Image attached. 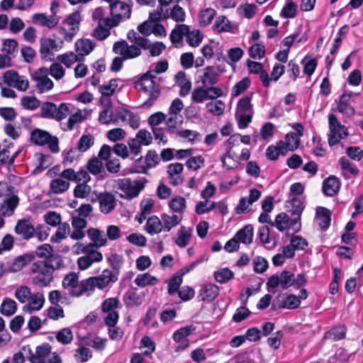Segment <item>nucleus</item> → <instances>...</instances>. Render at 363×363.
<instances>
[{"label": "nucleus", "instance_id": "nucleus-2", "mask_svg": "<svg viewBox=\"0 0 363 363\" xmlns=\"http://www.w3.org/2000/svg\"><path fill=\"white\" fill-rule=\"evenodd\" d=\"M30 272L35 274L32 278V283L40 287H46L53 280V272L44 260L33 263Z\"/></svg>", "mask_w": 363, "mask_h": 363}, {"label": "nucleus", "instance_id": "nucleus-44", "mask_svg": "<svg viewBox=\"0 0 363 363\" xmlns=\"http://www.w3.org/2000/svg\"><path fill=\"white\" fill-rule=\"evenodd\" d=\"M69 187V182L62 178L55 179L51 181L50 184V190L52 193L59 194L66 191Z\"/></svg>", "mask_w": 363, "mask_h": 363}, {"label": "nucleus", "instance_id": "nucleus-23", "mask_svg": "<svg viewBox=\"0 0 363 363\" xmlns=\"http://www.w3.org/2000/svg\"><path fill=\"white\" fill-rule=\"evenodd\" d=\"M51 354V346L43 344L36 347L35 353L30 357L31 363H47V358Z\"/></svg>", "mask_w": 363, "mask_h": 363}, {"label": "nucleus", "instance_id": "nucleus-27", "mask_svg": "<svg viewBox=\"0 0 363 363\" xmlns=\"http://www.w3.org/2000/svg\"><path fill=\"white\" fill-rule=\"evenodd\" d=\"M352 94H343L337 104V111L348 116H353L355 113L354 108L350 104V101L352 98Z\"/></svg>", "mask_w": 363, "mask_h": 363}, {"label": "nucleus", "instance_id": "nucleus-3", "mask_svg": "<svg viewBox=\"0 0 363 363\" xmlns=\"http://www.w3.org/2000/svg\"><path fill=\"white\" fill-rule=\"evenodd\" d=\"M116 182L118 188L123 193L121 194V196L124 199H131L138 196L140 191L144 189L147 179L143 178L132 181L129 178H125L118 179Z\"/></svg>", "mask_w": 363, "mask_h": 363}, {"label": "nucleus", "instance_id": "nucleus-36", "mask_svg": "<svg viewBox=\"0 0 363 363\" xmlns=\"http://www.w3.org/2000/svg\"><path fill=\"white\" fill-rule=\"evenodd\" d=\"M164 17L167 19L171 18L176 22H184L186 14L184 10L180 6L176 4L169 11L165 9V16Z\"/></svg>", "mask_w": 363, "mask_h": 363}, {"label": "nucleus", "instance_id": "nucleus-9", "mask_svg": "<svg viewBox=\"0 0 363 363\" xmlns=\"http://www.w3.org/2000/svg\"><path fill=\"white\" fill-rule=\"evenodd\" d=\"M125 122H128L132 128L137 129L140 125V116L126 108H117L113 116V123L118 124Z\"/></svg>", "mask_w": 363, "mask_h": 363}, {"label": "nucleus", "instance_id": "nucleus-57", "mask_svg": "<svg viewBox=\"0 0 363 363\" xmlns=\"http://www.w3.org/2000/svg\"><path fill=\"white\" fill-rule=\"evenodd\" d=\"M94 143V138L91 135H83L80 138L77 147L81 152H86Z\"/></svg>", "mask_w": 363, "mask_h": 363}, {"label": "nucleus", "instance_id": "nucleus-30", "mask_svg": "<svg viewBox=\"0 0 363 363\" xmlns=\"http://www.w3.org/2000/svg\"><path fill=\"white\" fill-rule=\"evenodd\" d=\"M253 226L252 225H246L244 228L238 230L234 236L239 242L245 245H250L253 239Z\"/></svg>", "mask_w": 363, "mask_h": 363}, {"label": "nucleus", "instance_id": "nucleus-39", "mask_svg": "<svg viewBox=\"0 0 363 363\" xmlns=\"http://www.w3.org/2000/svg\"><path fill=\"white\" fill-rule=\"evenodd\" d=\"M17 310L16 302L9 298H6L3 301L0 306V312L5 316H11Z\"/></svg>", "mask_w": 363, "mask_h": 363}, {"label": "nucleus", "instance_id": "nucleus-4", "mask_svg": "<svg viewBox=\"0 0 363 363\" xmlns=\"http://www.w3.org/2000/svg\"><path fill=\"white\" fill-rule=\"evenodd\" d=\"M30 140L36 145L43 146L47 144L50 150L53 153H57L60 151L57 137L52 135L46 130L39 128L34 129L30 133Z\"/></svg>", "mask_w": 363, "mask_h": 363}, {"label": "nucleus", "instance_id": "nucleus-63", "mask_svg": "<svg viewBox=\"0 0 363 363\" xmlns=\"http://www.w3.org/2000/svg\"><path fill=\"white\" fill-rule=\"evenodd\" d=\"M250 79L248 77L243 78L241 81L238 82L233 86L232 90V95L238 96L245 91L250 85Z\"/></svg>", "mask_w": 363, "mask_h": 363}, {"label": "nucleus", "instance_id": "nucleus-5", "mask_svg": "<svg viewBox=\"0 0 363 363\" xmlns=\"http://www.w3.org/2000/svg\"><path fill=\"white\" fill-rule=\"evenodd\" d=\"M69 112V108L65 103L60 104L58 107L51 102H44L40 105V117L43 118L60 121L68 116Z\"/></svg>", "mask_w": 363, "mask_h": 363}, {"label": "nucleus", "instance_id": "nucleus-51", "mask_svg": "<svg viewBox=\"0 0 363 363\" xmlns=\"http://www.w3.org/2000/svg\"><path fill=\"white\" fill-rule=\"evenodd\" d=\"M301 64L303 66V72L311 77L316 69L318 61L315 58L306 56L301 60Z\"/></svg>", "mask_w": 363, "mask_h": 363}, {"label": "nucleus", "instance_id": "nucleus-6", "mask_svg": "<svg viewBox=\"0 0 363 363\" xmlns=\"http://www.w3.org/2000/svg\"><path fill=\"white\" fill-rule=\"evenodd\" d=\"M330 132L328 133V145L332 147L337 145L340 140L348 135L347 129L340 124L334 114L328 116Z\"/></svg>", "mask_w": 363, "mask_h": 363}, {"label": "nucleus", "instance_id": "nucleus-50", "mask_svg": "<svg viewBox=\"0 0 363 363\" xmlns=\"http://www.w3.org/2000/svg\"><path fill=\"white\" fill-rule=\"evenodd\" d=\"M70 227L67 223H60L56 233L51 237V242H60L62 240L66 238V235L69 233Z\"/></svg>", "mask_w": 363, "mask_h": 363}, {"label": "nucleus", "instance_id": "nucleus-47", "mask_svg": "<svg viewBox=\"0 0 363 363\" xmlns=\"http://www.w3.org/2000/svg\"><path fill=\"white\" fill-rule=\"evenodd\" d=\"M19 199L17 196H11L4 200L1 205V210L4 215L11 216L13 214L15 208L18 203Z\"/></svg>", "mask_w": 363, "mask_h": 363}, {"label": "nucleus", "instance_id": "nucleus-29", "mask_svg": "<svg viewBox=\"0 0 363 363\" xmlns=\"http://www.w3.org/2000/svg\"><path fill=\"white\" fill-rule=\"evenodd\" d=\"M40 43V53L43 58H46L48 55H51L53 51L57 50V45L54 39L47 38H41Z\"/></svg>", "mask_w": 363, "mask_h": 363}, {"label": "nucleus", "instance_id": "nucleus-25", "mask_svg": "<svg viewBox=\"0 0 363 363\" xmlns=\"http://www.w3.org/2000/svg\"><path fill=\"white\" fill-rule=\"evenodd\" d=\"M220 76L214 71L213 66H207L203 69L201 82L203 86H213L219 81Z\"/></svg>", "mask_w": 363, "mask_h": 363}, {"label": "nucleus", "instance_id": "nucleus-7", "mask_svg": "<svg viewBox=\"0 0 363 363\" xmlns=\"http://www.w3.org/2000/svg\"><path fill=\"white\" fill-rule=\"evenodd\" d=\"M280 286L282 289H287L294 286V274L289 271L284 270L279 275L273 274L267 281V290L272 292L274 289Z\"/></svg>", "mask_w": 363, "mask_h": 363}, {"label": "nucleus", "instance_id": "nucleus-10", "mask_svg": "<svg viewBox=\"0 0 363 363\" xmlns=\"http://www.w3.org/2000/svg\"><path fill=\"white\" fill-rule=\"evenodd\" d=\"M286 207L289 208V211L293 216H296L291 220V226L296 232H298L301 228V216L305 208L303 201L299 197H294L287 202Z\"/></svg>", "mask_w": 363, "mask_h": 363}, {"label": "nucleus", "instance_id": "nucleus-18", "mask_svg": "<svg viewBox=\"0 0 363 363\" xmlns=\"http://www.w3.org/2000/svg\"><path fill=\"white\" fill-rule=\"evenodd\" d=\"M72 225L74 230L70 235L71 238L76 240L83 239L85 236L84 229L87 225V221L78 216H72Z\"/></svg>", "mask_w": 363, "mask_h": 363}, {"label": "nucleus", "instance_id": "nucleus-56", "mask_svg": "<svg viewBox=\"0 0 363 363\" xmlns=\"http://www.w3.org/2000/svg\"><path fill=\"white\" fill-rule=\"evenodd\" d=\"M216 16V11L213 9H206L199 13V22L202 26H207L211 23Z\"/></svg>", "mask_w": 363, "mask_h": 363}, {"label": "nucleus", "instance_id": "nucleus-52", "mask_svg": "<svg viewBox=\"0 0 363 363\" xmlns=\"http://www.w3.org/2000/svg\"><path fill=\"white\" fill-rule=\"evenodd\" d=\"M203 39V35L199 30H190L189 28L188 33L186 35V43L191 47L199 45Z\"/></svg>", "mask_w": 363, "mask_h": 363}, {"label": "nucleus", "instance_id": "nucleus-13", "mask_svg": "<svg viewBox=\"0 0 363 363\" xmlns=\"http://www.w3.org/2000/svg\"><path fill=\"white\" fill-rule=\"evenodd\" d=\"M4 81L9 86L20 91H26L28 88V81L23 76H20L14 71H7L4 74Z\"/></svg>", "mask_w": 363, "mask_h": 363}, {"label": "nucleus", "instance_id": "nucleus-61", "mask_svg": "<svg viewBox=\"0 0 363 363\" xmlns=\"http://www.w3.org/2000/svg\"><path fill=\"white\" fill-rule=\"evenodd\" d=\"M273 222L274 223V226L279 231H284L289 228L290 221L286 213H281L276 216L275 220Z\"/></svg>", "mask_w": 363, "mask_h": 363}, {"label": "nucleus", "instance_id": "nucleus-53", "mask_svg": "<svg viewBox=\"0 0 363 363\" xmlns=\"http://www.w3.org/2000/svg\"><path fill=\"white\" fill-rule=\"evenodd\" d=\"M44 262L48 263L49 267L52 268L53 272L65 267L62 257L59 254H55L53 252L48 259H44Z\"/></svg>", "mask_w": 363, "mask_h": 363}, {"label": "nucleus", "instance_id": "nucleus-14", "mask_svg": "<svg viewBox=\"0 0 363 363\" xmlns=\"http://www.w3.org/2000/svg\"><path fill=\"white\" fill-rule=\"evenodd\" d=\"M195 330L193 325H188L177 330L173 334V340L179 343L177 351L184 350L189 345V341L186 338Z\"/></svg>", "mask_w": 363, "mask_h": 363}, {"label": "nucleus", "instance_id": "nucleus-34", "mask_svg": "<svg viewBox=\"0 0 363 363\" xmlns=\"http://www.w3.org/2000/svg\"><path fill=\"white\" fill-rule=\"evenodd\" d=\"M238 156L233 149H225V153L221 157L223 166L227 169H233L238 165Z\"/></svg>", "mask_w": 363, "mask_h": 363}, {"label": "nucleus", "instance_id": "nucleus-38", "mask_svg": "<svg viewBox=\"0 0 363 363\" xmlns=\"http://www.w3.org/2000/svg\"><path fill=\"white\" fill-rule=\"evenodd\" d=\"M213 30L217 33L231 32L233 33V26L230 21L225 16H220L216 19L213 25Z\"/></svg>", "mask_w": 363, "mask_h": 363}, {"label": "nucleus", "instance_id": "nucleus-33", "mask_svg": "<svg viewBox=\"0 0 363 363\" xmlns=\"http://www.w3.org/2000/svg\"><path fill=\"white\" fill-rule=\"evenodd\" d=\"M95 45V43L89 39L77 40L75 43L76 52L78 55L84 56L89 54Z\"/></svg>", "mask_w": 363, "mask_h": 363}, {"label": "nucleus", "instance_id": "nucleus-16", "mask_svg": "<svg viewBox=\"0 0 363 363\" xmlns=\"http://www.w3.org/2000/svg\"><path fill=\"white\" fill-rule=\"evenodd\" d=\"M14 231L24 240H28L33 237L35 229L28 220L21 219L17 222Z\"/></svg>", "mask_w": 363, "mask_h": 363}, {"label": "nucleus", "instance_id": "nucleus-41", "mask_svg": "<svg viewBox=\"0 0 363 363\" xmlns=\"http://www.w3.org/2000/svg\"><path fill=\"white\" fill-rule=\"evenodd\" d=\"M95 287L96 286L92 277L84 279L81 282H79L78 286L76 287L77 291H74V296H79L86 291H92L94 290Z\"/></svg>", "mask_w": 363, "mask_h": 363}, {"label": "nucleus", "instance_id": "nucleus-32", "mask_svg": "<svg viewBox=\"0 0 363 363\" xmlns=\"http://www.w3.org/2000/svg\"><path fill=\"white\" fill-rule=\"evenodd\" d=\"M189 31V26L186 24H177L172 30L169 35V39L173 44L181 43L183 38L186 36Z\"/></svg>", "mask_w": 363, "mask_h": 363}, {"label": "nucleus", "instance_id": "nucleus-42", "mask_svg": "<svg viewBox=\"0 0 363 363\" xmlns=\"http://www.w3.org/2000/svg\"><path fill=\"white\" fill-rule=\"evenodd\" d=\"M341 168L343 171L345 177L350 178L351 175L357 176L359 173V169L354 166L349 160L342 157L339 160Z\"/></svg>", "mask_w": 363, "mask_h": 363}, {"label": "nucleus", "instance_id": "nucleus-54", "mask_svg": "<svg viewBox=\"0 0 363 363\" xmlns=\"http://www.w3.org/2000/svg\"><path fill=\"white\" fill-rule=\"evenodd\" d=\"M55 337L57 340L62 345H67L72 341L73 334L69 328H65L56 333Z\"/></svg>", "mask_w": 363, "mask_h": 363}, {"label": "nucleus", "instance_id": "nucleus-40", "mask_svg": "<svg viewBox=\"0 0 363 363\" xmlns=\"http://www.w3.org/2000/svg\"><path fill=\"white\" fill-rule=\"evenodd\" d=\"M145 227L147 232L150 235L160 233L163 230L162 220L157 216L149 218Z\"/></svg>", "mask_w": 363, "mask_h": 363}, {"label": "nucleus", "instance_id": "nucleus-37", "mask_svg": "<svg viewBox=\"0 0 363 363\" xmlns=\"http://www.w3.org/2000/svg\"><path fill=\"white\" fill-rule=\"evenodd\" d=\"M182 218L178 215L169 216L162 214L161 216L163 230L169 232L172 228L177 226L181 222Z\"/></svg>", "mask_w": 363, "mask_h": 363}, {"label": "nucleus", "instance_id": "nucleus-35", "mask_svg": "<svg viewBox=\"0 0 363 363\" xmlns=\"http://www.w3.org/2000/svg\"><path fill=\"white\" fill-rule=\"evenodd\" d=\"M316 216L320 220L319 225L323 230H326L330 224L331 213L324 207H318L316 209Z\"/></svg>", "mask_w": 363, "mask_h": 363}, {"label": "nucleus", "instance_id": "nucleus-45", "mask_svg": "<svg viewBox=\"0 0 363 363\" xmlns=\"http://www.w3.org/2000/svg\"><path fill=\"white\" fill-rule=\"evenodd\" d=\"M169 207L172 211L182 214L186 208V200L182 196H175L170 200Z\"/></svg>", "mask_w": 363, "mask_h": 363}, {"label": "nucleus", "instance_id": "nucleus-43", "mask_svg": "<svg viewBox=\"0 0 363 363\" xmlns=\"http://www.w3.org/2000/svg\"><path fill=\"white\" fill-rule=\"evenodd\" d=\"M134 282L140 287H145L157 284L158 280L155 277L150 275L149 273H144L138 274Z\"/></svg>", "mask_w": 363, "mask_h": 363}, {"label": "nucleus", "instance_id": "nucleus-60", "mask_svg": "<svg viewBox=\"0 0 363 363\" xmlns=\"http://www.w3.org/2000/svg\"><path fill=\"white\" fill-rule=\"evenodd\" d=\"M300 303L301 301L298 296L290 294L283 300L280 307L288 309H295L299 307Z\"/></svg>", "mask_w": 363, "mask_h": 363}, {"label": "nucleus", "instance_id": "nucleus-55", "mask_svg": "<svg viewBox=\"0 0 363 363\" xmlns=\"http://www.w3.org/2000/svg\"><path fill=\"white\" fill-rule=\"evenodd\" d=\"M118 80L111 79L107 84H103L99 87V91L101 96H111L113 95L116 89L118 87Z\"/></svg>", "mask_w": 363, "mask_h": 363}, {"label": "nucleus", "instance_id": "nucleus-11", "mask_svg": "<svg viewBox=\"0 0 363 363\" xmlns=\"http://www.w3.org/2000/svg\"><path fill=\"white\" fill-rule=\"evenodd\" d=\"M113 51L120 55L125 60L137 57L141 55L140 48L136 45H129L125 40L117 41L113 46Z\"/></svg>", "mask_w": 363, "mask_h": 363}, {"label": "nucleus", "instance_id": "nucleus-8", "mask_svg": "<svg viewBox=\"0 0 363 363\" xmlns=\"http://www.w3.org/2000/svg\"><path fill=\"white\" fill-rule=\"evenodd\" d=\"M159 162V157L154 150H149L145 156V161L143 157L136 160L135 164L130 168L131 172L147 173V168L155 167Z\"/></svg>", "mask_w": 363, "mask_h": 363}, {"label": "nucleus", "instance_id": "nucleus-58", "mask_svg": "<svg viewBox=\"0 0 363 363\" xmlns=\"http://www.w3.org/2000/svg\"><path fill=\"white\" fill-rule=\"evenodd\" d=\"M234 273L228 268H224L214 272V278L216 281L223 284L232 279Z\"/></svg>", "mask_w": 363, "mask_h": 363}, {"label": "nucleus", "instance_id": "nucleus-46", "mask_svg": "<svg viewBox=\"0 0 363 363\" xmlns=\"http://www.w3.org/2000/svg\"><path fill=\"white\" fill-rule=\"evenodd\" d=\"M82 252L85 254L86 257L91 261V263L101 262L103 259L102 254L94 249L93 245L89 244L82 247Z\"/></svg>", "mask_w": 363, "mask_h": 363}, {"label": "nucleus", "instance_id": "nucleus-21", "mask_svg": "<svg viewBox=\"0 0 363 363\" xmlns=\"http://www.w3.org/2000/svg\"><path fill=\"white\" fill-rule=\"evenodd\" d=\"M110 13L113 17L119 18L121 20L128 19L130 17V9L125 3L118 0L113 6H111Z\"/></svg>", "mask_w": 363, "mask_h": 363}, {"label": "nucleus", "instance_id": "nucleus-59", "mask_svg": "<svg viewBox=\"0 0 363 363\" xmlns=\"http://www.w3.org/2000/svg\"><path fill=\"white\" fill-rule=\"evenodd\" d=\"M251 99L252 97L250 96H246L240 99L237 105V113H253Z\"/></svg>", "mask_w": 363, "mask_h": 363}, {"label": "nucleus", "instance_id": "nucleus-62", "mask_svg": "<svg viewBox=\"0 0 363 363\" xmlns=\"http://www.w3.org/2000/svg\"><path fill=\"white\" fill-rule=\"evenodd\" d=\"M208 111L214 116H220L223 114L225 104L221 100H217L215 102H209L206 104Z\"/></svg>", "mask_w": 363, "mask_h": 363}, {"label": "nucleus", "instance_id": "nucleus-26", "mask_svg": "<svg viewBox=\"0 0 363 363\" xmlns=\"http://www.w3.org/2000/svg\"><path fill=\"white\" fill-rule=\"evenodd\" d=\"M45 298L43 294L40 292L32 294L31 298L27 305L23 306V311L31 313L32 311L40 310L44 304Z\"/></svg>", "mask_w": 363, "mask_h": 363}, {"label": "nucleus", "instance_id": "nucleus-28", "mask_svg": "<svg viewBox=\"0 0 363 363\" xmlns=\"http://www.w3.org/2000/svg\"><path fill=\"white\" fill-rule=\"evenodd\" d=\"M87 235L93 242V247H100L106 245L107 240L103 231L91 228L87 230Z\"/></svg>", "mask_w": 363, "mask_h": 363}, {"label": "nucleus", "instance_id": "nucleus-49", "mask_svg": "<svg viewBox=\"0 0 363 363\" xmlns=\"http://www.w3.org/2000/svg\"><path fill=\"white\" fill-rule=\"evenodd\" d=\"M78 276L74 272H71L69 274L66 275L62 280L63 287L65 289L70 287V294L73 296H74V291H77L76 287L78 286Z\"/></svg>", "mask_w": 363, "mask_h": 363}, {"label": "nucleus", "instance_id": "nucleus-48", "mask_svg": "<svg viewBox=\"0 0 363 363\" xmlns=\"http://www.w3.org/2000/svg\"><path fill=\"white\" fill-rule=\"evenodd\" d=\"M31 295L30 289L27 286H20L16 289L14 293L15 298L21 303H27L31 298Z\"/></svg>", "mask_w": 363, "mask_h": 363}, {"label": "nucleus", "instance_id": "nucleus-12", "mask_svg": "<svg viewBox=\"0 0 363 363\" xmlns=\"http://www.w3.org/2000/svg\"><path fill=\"white\" fill-rule=\"evenodd\" d=\"M34 259L35 255L33 254H24L18 256L13 260L6 262V265L4 267L6 273L18 272L33 262Z\"/></svg>", "mask_w": 363, "mask_h": 363}, {"label": "nucleus", "instance_id": "nucleus-22", "mask_svg": "<svg viewBox=\"0 0 363 363\" xmlns=\"http://www.w3.org/2000/svg\"><path fill=\"white\" fill-rule=\"evenodd\" d=\"M175 84L180 87L179 95L182 97L187 96L191 89V82L186 78L184 71L178 72L174 76Z\"/></svg>", "mask_w": 363, "mask_h": 363}, {"label": "nucleus", "instance_id": "nucleus-17", "mask_svg": "<svg viewBox=\"0 0 363 363\" xmlns=\"http://www.w3.org/2000/svg\"><path fill=\"white\" fill-rule=\"evenodd\" d=\"M183 164L182 163H172L167 166V174L169 182L173 186H178L183 182L182 172L183 171Z\"/></svg>", "mask_w": 363, "mask_h": 363}, {"label": "nucleus", "instance_id": "nucleus-24", "mask_svg": "<svg viewBox=\"0 0 363 363\" xmlns=\"http://www.w3.org/2000/svg\"><path fill=\"white\" fill-rule=\"evenodd\" d=\"M340 182L337 177L330 176L323 183V194L328 196H333L338 192Z\"/></svg>", "mask_w": 363, "mask_h": 363}, {"label": "nucleus", "instance_id": "nucleus-20", "mask_svg": "<svg viewBox=\"0 0 363 363\" xmlns=\"http://www.w3.org/2000/svg\"><path fill=\"white\" fill-rule=\"evenodd\" d=\"M219 294V288L213 284L203 285L199 294V298L203 301L211 302L217 298Z\"/></svg>", "mask_w": 363, "mask_h": 363}, {"label": "nucleus", "instance_id": "nucleus-15", "mask_svg": "<svg viewBox=\"0 0 363 363\" xmlns=\"http://www.w3.org/2000/svg\"><path fill=\"white\" fill-rule=\"evenodd\" d=\"M97 199L99 203L100 211L104 214L111 213L116 206L115 195L110 192L100 193Z\"/></svg>", "mask_w": 363, "mask_h": 363}, {"label": "nucleus", "instance_id": "nucleus-19", "mask_svg": "<svg viewBox=\"0 0 363 363\" xmlns=\"http://www.w3.org/2000/svg\"><path fill=\"white\" fill-rule=\"evenodd\" d=\"M92 277L96 287L99 289H103L106 287L109 283L116 282L118 280L117 275L109 269H104L101 275Z\"/></svg>", "mask_w": 363, "mask_h": 363}, {"label": "nucleus", "instance_id": "nucleus-64", "mask_svg": "<svg viewBox=\"0 0 363 363\" xmlns=\"http://www.w3.org/2000/svg\"><path fill=\"white\" fill-rule=\"evenodd\" d=\"M91 186L85 182L79 183L74 189V196L76 198L84 199L88 196L91 192Z\"/></svg>", "mask_w": 363, "mask_h": 363}, {"label": "nucleus", "instance_id": "nucleus-31", "mask_svg": "<svg viewBox=\"0 0 363 363\" xmlns=\"http://www.w3.org/2000/svg\"><path fill=\"white\" fill-rule=\"evenodd\" d=\"M347 328L345 325H338L326 332L324 335L325 339L333 341L341 340L346 337Z\"/></svg>", "mask_w": 363, "mask_h": 363}, {"label": "nucleus", "instance_id": "nucleus-1", "mask_svg": "<svg viewBox=\"0 0 363 363\" xmlns=\"http://www.w3.org/2000/svg\"><path fill=\"white\" fill-rule=\"evenodd\" d=\"M157 72L155 69L150 70L143 74L135 82V88L145 93H147L149 98L142 105V107L151 106L160 94V88L159 84L154 81Z\"/></svg>", "mask_w": 363, "mask_h": 363}]
</instances>
